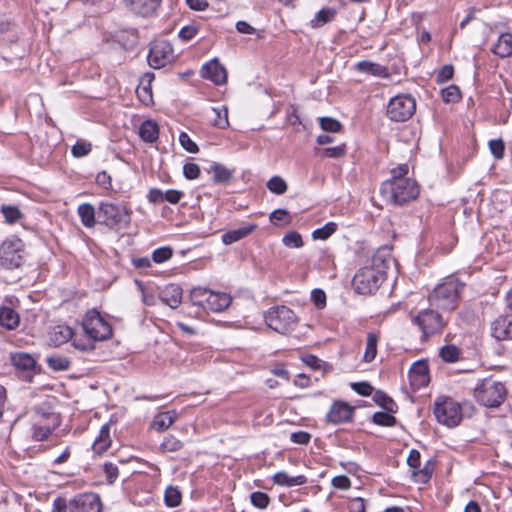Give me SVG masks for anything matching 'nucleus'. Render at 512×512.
Instances as JSON below:
<instances>
[{
    "label": "nucleus",
    "mask_w": 512,
    "mask_h": 512,
    "mask_svg": "<svg viewBox=\"0 0 512 512\" xmlns=\"http://www.w3.org/2000/svg\"><path fill=\"white\" fill-rule=\"evenodd\" d=\"M311 435L306 431L293 432L290 435V440L293 443L306 445L310 442Z\"/></svg>",
    "instance_id": "nucleus-63"
},
{
    "label": "nucleus",
    "mask_w": 512,
    "mask_h": 512,
    "mask_svg": "<svg viewBox=\"0 0 512 512\" xmlns=\"http://www.w3.org/2000/svg\"><path fill=\"white\" fill-rule=\"evenodd\" d=\"M179 142L181 146L190 153L198 152V146L196 143L189 137V135L185 132H182L179 135Z\"/></svg>",
    "instance_id": "nucleus-59"
},
{
    "label": "nucleus",
    "mask_w": 512,
    "mask_h": 512,
    "mask_svg": "<svg viewBox=\"0 0 512 512\" xmlns=\"http://www.w3.org/2000/svg\"><path fill=\"white\" fill-rule=\"evenodd\" d=\"M201 76L204 79L212 81L216 85L225 84L227 81L226 69L217 59L203 65L201 69Z\"/></svg>",
    "instance_id": "nucleus-17"
},
{
    "label": "nucleus",
    "mask_w": 512,
    "mask_h": 512,
    "mask_svg": "<svg viewBox=\"0 0 512 512\" xmlns=\"http://www.w3.org/2000/svg\"><path fill=\"white\" fill-rule=\"evenodd\" d=\"M266 186L271 193H274L276 195H282L288 189L286 181L280 176L271 177L267 181Z\"/></svg>",
    "instance_id": "nucleus-42"
},
{
    "label": "nucleus",
    "mask_w": 512,
    "mask_h": 512,
    "mask_svg": "<svg viewBox=\"0 0 512 512\" xmlns=\"http://www.w3.org/2000/svg\"><path fill=\"white\" fill-rule=\"evenodd\" d=\"M208 303L206 309L213 312H221L229 307L232 298L227 293L214 292L210 290L208 294Z\"/></svg>",
    "instance_id": "nucleus-21"
},
{
    "label": "nucleus",
    "mask_w": 512,
    "mask_h": 512,
    "mask_svg": "<svg viewBox=\"0 0 512 512\" xmlns=\"http://www.w3.org/2000/svg\"><path fill=\"white\" fill-rule=\"evenodd\" d=\"M356 69L359 72L378 77H386L388 75L386 67L378 63L371 62L369 60H363L358 62L356 64Z\"/></svg>",
    "instance_id": "nucleus-27"
},
{
    "label": "nucleus",
    "mask_w": 512,
    "mask_h": 512,
    "mask_svg": "<svg viewBox=\"0 0 512 512\" xmlns=\"http://www.w3.org/2000/svg\"><path fill=\"white\" fill-rule=\"evenodd\" d=\"M183 447V442L173 435H168L160 444L161 452H177Z\"/></svg>",
    "instance_id": "nucleus-44"
},
{
    "label": "nucleus",
    "mask_w": 512,
    "mask_h": 512,
    "mask_svg": "<svg viewBox=\"0 0 512 512\" xmlns=\"http://www.w3.org/2000/svg\"><path fill=\"white\" fill-rule=\"evenodd\" d=\"M257 228L256 224H249L237 229L229 230L222 235V242L225 245L235 243L248 235H250Z\"/></svg>",
    "instance_id": "nucleus-22"
},
{
    "label": "nucleus",
    "mask_w": 512,
    "mask_h": 512,
    "mask_svg": "<svg viewBox=\"0 0 512 512\" xmlns=\"http://www.w3.org/2000/svg\"><path fill=\"white\" fill-rule=\"evenodd\" d=\"M434 415L439 423L453 428L462 420V409L460 404L452 398L440 397L434 403Z\"/></svg>",
    "instance_id": "nucleus-9"
},
{
    "label": "nucleus",
    "mask_w": 512,
    "mask_h": 512,
    "mask_svg": "<svg viewBox=\"0 0 512 512\" xmlns=\"http://www.w3.org/2000/svg\"><path fill=\"white\" fill-rule=\"evenodd\" d=\"M506 387L493 377L481 380L474 388V397L477 402L485 407H499L506 398Z\"/></svg>",
    "instance_id": "nucleus-4"
},
{
    "label": "nucleus",
    "mask_w": 512,
    "mask_h": 512,
    "mask_svg": "<svg viewBox=\"0 0 512 512\" xmlns=\"http://www.w3.org/2000/svg\"><path fill=\"white\" fill-rule=\"evenodd\" d=\"M416 111V100L410 94H399L390 99L387 105V117L395 122L410 119Z\"/></svg>",
    "instance_id": "nucleus-12"
},
{
    "label": "nucleus",
    "mask_w": 512,
    "mask_h": 512,
    "mask_svg": "<svg viewBox=\"0 0 512 512\" xmlns=\"http://www.w3.org/2000/svg\"><path fill=\"white\" fill-rule=\"evenodd\" d=\"M351 387L361 396H370L373 392V387L368 382H355Z\"/></svg>",
    "instance_id": "nucleus-62"
},
{
    "label": "nucleus",
    "mask_w": 512,
    "mask_h": 512,
    "mask_svg": "<svg viewBox=\"0 0 512 512\" xmlns=\"http://www.w3.org/2000/svg\"><path fill=\"white\" fill-rule=\"evenodd\" d=\"M183 174L189 180H194L200 175V167L195 163H186L183 166Z\"/></svg>",
    "instance_id": "nucleus-61"
},
{
    "label": "nucleus",
    "mask_w": 512,
    "mask_h": 512,
    "mask_svg": "<svg viewBox=\"0 0 512 512\" xmlns=\"http://www.w3.org/2000/svg\"><path fill=\"white\" fill-rule=\"evenodd\" d=\"M1 211L5 220L9 223H15L21 216L20 210L15 206H3Z\"/></svg>",
    "instance_id": "nucleus-57"
},
{
    "label": "nucleus",
    "mask_w": 512,
    "mask_h": 512,
    "mask_svg": "<svg viewBox=\"0 0 512 512\" xmlns=\"http://www.w3.org/2000/svg\"><path fill=\"white\" fill-rule=\"evenodd\" d=\"M31 437L34 441H45L60 425L59 416L47 404L36 406L30 415Z\"/></svg>",
    "instance_id": "nucleus-2"
},
{
    "label": "nucleus",
    "mask_w": 512,
    "mask_h": 512,
    "mask_svg": "<svg viewBox=\"0 0 512 512\" xmlns=\"http://www.w3.org/2000/svg\"><path fill=\"white\" fill-rule=\"evenodd\" d=\"M209 172L213 174V181L215 183L225 184L231 180L234 171L220 163L213 162L210 166Z\"/></svg>",
    "instance_id": "nucleus-28"
},
{
    "label": "nucleus",
    "mask_w": 512,
    "mask_h": 512,
    "mask_svg": "<svg viewBox=\"0 0 512 512\" xmlns=\"http://www.w3.org/2000/svg\"><path fill=\"white\" fill-rule=\"evenodd\" d=\"M463 288L464 284L458 278L449 276L434 288L429 302L438 309L451 311L457 307Z\"/></svg>",
    "instance_id": "nucleus-1"
},
{
    "label": "nucleus",
    "mask_w": 512,
    "mask_h": 512,
    "mask_svg": "<svg viewBox=\"0 0 512 512\" xmlns=\"http://www.w3.org/2000/svg\"><path fill=\"white\" fill-rule=\"evenodd\" d=\"M374 400L378 405L382 406L386 411L396 412V409H397L396 403L394 402V400L391 397L386 395L384 392L377 391L374 394Z\"/></svg>",
    "instance_id": "nucleus-45"
},
{
    "label": "nucleus",
    "mask_w": 512,
    "mask_h": 512,
    "mask_svg": "<svg viewBox=\"0 0 512 512\" xmlns=\"http://www.w3.org/2000/svg\"><path fill=\"white\" fill-rule=\"evenodd\" d=\"M161 0H126V7L134 15L148 17L159 8Z\"/></svg>",
    "instance_id": "nucleus-18"
},
{
    "label": "nucleus",
    "mask_w": 512,
    "mask_h": 512,
    "mask_svg": "<svg viewBox=\"0 0 512 512\" xmlns=\"http://www.w3.org/2000/svg\"><path fill=\"white\" fill-rule=\"evenodd\" d=\"M282 242L285 246L290 248H300L303 246V240L301 235L296 231L287 233L283 238Z\"/></svg>",
    "instance_id": "nucleus-51"
},
{
    "label": "nucleus",
    "mask_w": 512,
    "mask_h": 512,
    "mask_svg": "<svg viewBox=\"0 0 512 512\" xmlns=\"http://www.w3.org/2000/svg\"><path fill=\"white\" fill-rule=\"evenodd\" d=\"M78 215L81 219L82 224L87 228H92L95 226V215L96 211L93 205L89 203H83L78 206Z\"/></svg>",
    "instance_id": "nucleus-31"
},
{
    "label": "nucleus",
    "mask_w": 512,
    "mask_h": 512,
    "mask_svg": "<svg viewBox=\"0 0 512 512\" xmlns=\"http://www.w3.org/2000/svg\"><path fill=\"white\" fill-rule=\"evenodd\" d=\"M407 464L412 471L418 469L421 465V455L418 450L412 449L407 457Z\"/></svg>",
    "instance_id": "nucleus-64"
},
{
    "label": "nucleus",
    "mask_w": 512,
    "mask_h": 512,
    "mask_svg": "<svg viewBox=\"0 0 512 512\" xmlns=\"http://www.w3.org/2000/svg\"><path fill=\"white\" fill-rule=\"evenodd\" d=\"M173 255V251L170 247H160L154 250L152 254V259L156 263H163L169 260Z\"/></svg>",
    "instance_id": "nucleus-55"
},
{
    "label": "nucleus",
    "mask_w": 512,
    "mask_h": 512,
    "mask_svg": "<svg viewBox=\"0 0 512 512\" xmlns=\"http://www.w3.org/2000/svg\"><path fill=\"white\" fill-rule=\"evenodd\" d=\"M70 512H101V502L94 493L76 495L69 502Z\"/></svg>",
    "instance_id": "nucleus-14"
},
{
    "label": "nucleus",
    "mask_w": 512,
    "mask_h": 512,
    "mask_svg": "<svg viewBox=\"0 0 512 512\" xmlns=\"http://www.w3.org/2000/svg\"><path fill=\"white\" fill-rule=\"evenodd\" d=\"M48 367L54 371H66L70 367V360L62 355H51L46 358Z\"/></svg>",
    "instance_id": "nucleus-40"
},
{
    "label": "nucleus",
    "mask_w": 512,
    "mask_h": 512,
    "mask_svg": "<svg viewBox=\"0 0 512 512\" xmlns=\"http://www.w3.org/2000/svg\"><path fill=\"white\" fill-rule=\"evenodd\" d=\"M250 500L252 505L259 509L267 508L270 503V497L268 494L261 491L251 493Z\"/></svg>",
    "instance_id": "nucleus-49"
},
{
    "label": "nucleus",
    "mask_w": 512,
    "mask_h": 512,
    "mask_svg": "<svg viewBox=\"0 0 512 512\" xmlns=\"http://www.w3.org/2000/svg\"><path fill=\"white\" fill-rule=\"evenodd\" d=\"M182 500V494L177 487L169 486L164 493V501L168 507H177Z\"/></svg>",
    "instance_id": "nucleus-43"
},
{
    "label": "nucleus",
    "mask_w": 512,
    "mask_h": 512,
    "mask_svg": "<svg viewBox=\"0 0 512 512\" xmlns=\"http://www.w3.org/2000/svg\"><path fill=\"white\" fill-rule=\"evenodd\" d=\"M174 60V51L170 42L167 40L155 41L151 44L148 63L154 69H160Z\"/></svg>",
    "instance_id": "nucleus-13"
},
{
    "label": "nucleus",
    "mask_w": 512,
    "mask_h": 512,
    "mask_svg": "<svg viewBox=\"0 0 512 512\" xmlns=\"http://www.w3.org/2000/svg\"><path fill=\"white\" fill-rule=\"evenodd\" d=\"M492 52L500 58H506L512 55V34L502 33L496 44L492 47Z\"/></svg>",
    "instance_id": "nucleus-24"
},
{
    "label": "nucleus",
    "mask_w": 512,
    "mask_h": 512,
    "mask_svg": "<svg viewBox=\"0 0 512 512\" xmlns=\"http://www.w3.org/2000/svg\"><path fill=\"white\" fill-rule=\"evenodd\" d=\"M410 319L421 331V339L424 341L431 336L441 333L446 326V321L442 315L431 308L423 309L417 314L411 313Z\"/></svg>",
    "instance_id": "nucleus-7"
},
{
    "label": "nucleus",
    "mask_w": 512,
    "mask_h": 512,
    "mask_svg": "<svg viewBox=\"0 0 512 512\" xmlns=\"http://www.w3.org/2000/svg\"><path fill=\"white\" fill-rule=\"evenodd\" d=\"M441 358L448 363H454L459 358V350L454 345H446L440 350Z\"/></svg>",
    "instance_id": "nucleus-50"
},
{
    "label": "nucleus",
    "mask_w": 512,
    "mask_h": 512,
    "mask_svg": "<svg viewBox=\"0 0 512 512\" xmlns=\"http://www.w3.org/2000/svg\"><path fill=\"white\" fill-rule=\"evenodd\" d=\"M320 153L323 157L327 158H341L346 154V145L341 144L334 147L323 148L321 149Z\"/></svg>",
    "instance_id": "nucleus-52"
},
{
    "label": "nucleus",
    "mask_w": 512,
    "mask_h": 512,
    "mask_svg": "<svg viewBox=\"0 0 512 512\" xmlns=\"http://www.w3.org/2000/svg\"><path fill=\"white\" fill-rule=\"evenodd\" d=\"M136 94L138 99L146 106H149L153 103V94L150 85L147 86H138L136 89Z\"/></svg>",
    "instance_id": "nucleus-54"
},
{
    "label": "nucleus",
    "mask_w": 512,
    "mask_h": 512,
    "mask_svg": "<svg viewBox=\"0 0 512 512\" xmlns=\"http://www.w3.org/2000/svg\"><path fill=\"white\" fill-rule=\"evenodd\" d=\"M378 336L375 333H368L366 349L363 355V360L365 362H371L375 359L377 355V344H378Z\"/></svg>",
    "instance_id": "nucleus-39"
},
{
    "label": "nucleus",
    "mask_w": 512,
    "mask_h": 512,
    "mask_svg": "<svg viewBox=\"0 0 512 512\" xmlns=\"http://www.w3.org/2000/svg\"><path fill=\"white\" fill-rule=\"evenodd\" d=\"M442 99L446 103H455L461 98L460 89L456 85H450L441 91Z\"/></svg>",
    "instance_id": "nucleus-48"
},
{
    "label": "nucleus",
    "mask_w": 512,
    "mask_h": 512,
    "mask_svg": "<svg viewBox=\"0 0 512 512\" xmlns=\"http://www.w3.org/2000/svg\"><path fill=\"white\" fill-rule=\"evenodd\" d=\"M264 318L267 326L280 334L289 333L297 322L295 313L284 305L271 307Z\"/></svg>",
    "instance_id": "nucleus-8"
},
{
    "label": "nucleus",
    "mask_w": 512,
    "mask_h": 512,
    "mask_svg": "<svg viewBox=\"0 0 512 512\" xmlns=\"http://www.w3.org/2000/svg\"><path fill=\"white\" fill-rule=\"evenodd\" d=\"M160 299L164 304L175 309L182 302V288L177 284H169L160 292Z\"/></svg>",
    "instance_id": "nucleus-20"
},
{
    "label": "nucleus",
    "mask_w": 512,
    "mask_h": 512,
    "mask_svg": "<svg viewBox=\"0 0 512 512\" xmlns=\"http://www.w3.org/2000/svg\"><path fill=\"white\" fill-rule=\"evenodd\" d=\"M12 364L21 370H31L35 367L36 361L32 355L24 352H17L11 355Z\"/></svg>",
    "instance_id": "nucleus-32"
},
{
    "label": "nucleus",
    "mask_w": 512,
    "mask_h": 512,
    "mask_svg": "<svg viewBox=\"0 0 512 512\" xmlns=\"http://www.w3.org/2000/svg\"><path fill=\"white\" fill-rule=\"evenodd\" d=\"M73 337V330L69 326L58 325L54 327L50 340L55 346H60Z\"/></svg>",
    "instance_id": "nucleus-29"
},
{
    "label": "nucleus",
    "mask_w": 512,
    "mask_h": 512,
    "mask_svg": "<svg viewBox=\"0 0 512 512\" xmlns=\"http://www.w3.org/2000/svg\"><path fill=\"white\" fill-rule=\"evenodd\" d=\"M336 15V10L333 8H323L318 11L315 17L311 20V25L314 28L321 27L324 24L332 21Z\"/></svg>",
    "instance_id": "nucleus-38"
},
{
    "label": "nucleus",
    "mask_w": 512,
    "mask_h": 512,
    "mask_svg": "<svg viewBox=\"0 0 512 512\" xmlns=\"http://www.w3.org/2000/svg\"><path fill=\"white\" fill-rule=\"evenodd\" d=\"M24 244L16 236L5 239L0 246V265L6 269H15L24 262Z\"/></svg>",
    "instance_id": "nucleus-10"
},
{
    "label": "nucleus",
    "mask_w": 512,
    "mask_h": 512,
    "mask_svg": "<svg viewBox=\"0 0 512 512\" xmlns=\"http://www.w3.org/2000/svg\"><path fill=\"white\" fill-rule=\"evenodd\" d=\"M84 334L90 336L95 342L104 341L112 336L111 325L95 310H89L83 321Z\"/></svg>",
    "instance_id": "nucleus-11"
},
{
    "label": "nucleus",
    "mask_w": 512,
    "mask_h": 512,
    "mask_svg": "<svg viewBox=\"0 0 512 512\" xmlns=\"http://www.w3.org/2000/svg\"><path fill=\"white\" fill-rule=\"evenodd\" d=\"M408 377L413 390H419L427 386L430 381L428 362L425 360L414 362L409 370Z\"/></svg>",
    "instance_id": "nucleus-16"
},
{
    "label": "nucleus",
    "mask_w": 512,
    "mask_h": 512,
    "mask_svg": "<svg viewBox=\"0 0 512 512\" xmlns=\"http://www.w3.org/2000/svg\"><path fill=\"white\" fill-rule=\"evenodd\" d=\"M381 193L394 204H403L419 195V187L413 179L387 180L381 185Z\"/></svg>",
    "instance_id": "nucleus-5"
},
{
    "label": "nucleus",
    "mask_w": 512,
    "mask_h": 512,
    "mask_svg": "<svg viewBox=\"0 0 512 512\" xmlns=\"http://www.w3.org/2000/svg\"><path fill=\"white\" fill-rule=\"evenodd\" d=\"M273 483L278 486H300L304 485L307 482V478L304 475L290 476L285 471H280L274 474L272 477Z\"/></svg>",
    "instance_id": "nucleus-23"
},
{
    "label": "nucleus",
    "mask_w": 512,
    "mask_h": 512,
    "mask_svg": "<svg viewBox=\"0 0 512 512\" xmlns=\"http://www.w3.org/2000/svg\"><path fill=\"white\" fill-rule=\"evenodd\" d=\"M386 273L383 269L364 266L357 271L353 277V287L358 294L370 295L376 292L383 281Z\"/></svg>",
    "instance_id": "nucleus-6"
},
{
    "label": "nucleus",
    "mask_w": 512,
    "mask_h": 512,
    "mask_svg": "<svg viewBox=\"0 0 512 512\" xmlns=\"http://www.w3.org/2000/svg\"><path fill=\"white\" fill-rule=\"evenodd\" d=\"M210 290L203 287H197L191 290L190 299L196 306L206 309L208 303V294Z\"/></svg>",
    "instance_id": "nucleus-41"
},
{
    "label": "nucleus",
    "mask_w": 512,
    "mask_h": 512,
    "mask_svg": "<svg viewBox=\"0 0 512 512\" xmlns=\"http://www.w3.org/2000/svg\"><path fill=\"white\" fill-rule=\"evenodd\" d=\"M353 414L354 407L344 401L338 400L331 405L326 415V421L334 425L350 422L353 418Z\"/></svg>",
    "instance_id": "nucleus-15"
},
{
    "label": "nucleus",
    "mask_w": 512,
    "mask_h": 512,
    "mask_svg": "<svg viewBox=\"0 0 512 512\" xmlns=\"http://www.w3.org/2000/svg\"><path fill=\"white\" fill-rule=\"evenodd\" d=\"M92 150V145L90 143H87V142H77L73 147H72V155L74 157H83V156H86L87 154H89Z\"/></svg>",
    "instance_id": "nucleus-58"
},
{
    "label": "nucleus",
    "mask_w": 512,
    "mask_h": 512,
    "mask_svg": "<svg viewBox=\"0 0 512 512\" xmlns=\"http://www.w3.org/2000/svg\"><path fill=\"white\" fill-rule=\"evenodd\" d=\"M434 471V463L432 460H428L424 467L420 469V467L414 471H412V478L416 483L426 484L432 477Z\"/></svg>",
    "instance_id": "nucleus-35"
},
{
    "label": "nucleus",
    "mask_w": 512,
    "mask_h": 512,
    "mask_svg": "<svg viewBox=\"0 0 512 512\" xmlns=\"http://www.w3.org/2000/svg\"><path fill=\"white\" fill-rule=\"evenodd\" d=\"M492 336L497 340H512V313L498 317L491 326Z\"/></svg>",
    "instance_id": "nucleus-19"
},
{
    "label": "nucleus",
    "mask_w": 512,
    "mask_h": 512,
    "mask_svg": "<svg viewBox=\"0 0 512 512\" xmlns=\"http://www.w3.org/2000/svg\"><path fill=\"white\" fill-rule=\"evenodd\" d=\"M320 126L324 131L327 132H339L342 128V124L332 117H322L320 118Z\"/></svg>",
    "instance_id": "nucleus-53"
},
{
    "label": "nucleus",
    "mask_w": 512,
    "mask_h": 512,
    "mask_svg": "<svg viewBox=\"0 0 512 512\" xmlns=\"http://www.w3.org/2000/svg\"><path fill=\"white\" fill-rule=\"evenodd\" d=\"M97 215L100 223L110 229H126L131 223V210L118 202L101 201Z\"/></svg>",
    "instance_id": "nucleus-3"
},
{
    "label": "nucleus",
    "mask_w": 512,
    "mask_h": 512,
    "mask_svg": "<svg viewBox=\"0 0 512 512\" xmlns=\"http://www.w3.org/2000/svg\"><path fill=\"white\" fill-rule=\"evenodd\" d=\"M489 149L496 159H502L505 151V144L502 139H493L489 141Z\"/></svg>",
    "instance_id": "nucleus-56"
},
{
    "label": "nucleus",
    "mask_w": 512,
    "mask_h": 512,
    "mask_svg": "<svg viewBox=\"0 0 512 512\" xmlns=\"http://www.w3.org/2000/svg\"><path fill=\"white\" fill-rule=\"evenodd\" d=\"M72 346L82 352L91 351L95 348V341L88 335H78L73 332L71 338Z\"/></svg>",
    "instance_id": "nucleus-36"
},
{
    "label": "nucleus",
    "mask_w": 512,
    "mask_h": 512,
    "mask_svg": "<svg viewBox=\"0 0 512 512\" xmlns=\"http://www.w3.org/2000/svg\"><path fill=\"white\" fill-rule=\"evenodd\" d=\"M19 324V315L9 307L0 308V325L8 330L15 329Z\"/></svg>",
    "instance_id": "nucleus-30"
},
{
    "label": "nucleus",
    "mask_w": 512,
    "mask_h": 512,
    "mask_svg": "<svg viewBox=\"0 0 512 512\" xmlns=\"http://www.w3.org/2000/svg\"><path fill=\"white\" fill-rule=\"evenodd\" d=\"M393 412H376L373 415V422L377 425L391 427L395 425L396 418L392 415Z\"/></svg>",
    "instance_id": "nucleus-47"
},
{
    "label": "nucleus",
    "mask_w": 512,
    "mask_h": 512,
    "mask_svg": "<svg viewBox=\"0 0 512 512\" xmlns=\"http://www.w3.org/2000/svg\"><path fill=\"white\" fill-rule=\"evenodd\" d=\"M338 225L335 222H328L323 227L313 231V239L325 240L336 232Z\"/></svg>",
    "instance_id": "nucleus-46"
},
{
    "label": "nucleus",
    "mask_w": 512,
    "mask_h": 512,
    "mask_svg": "<svg viewBox=\"0 0 512 512\" xmlns=\"http://www.w3.org/2000/svg\"><path fill=\"white\" fill-rule=\"evenodd\" d=\"M210 121L218 128H226L229 125L228 109L225 106L211 108Z\"/></svg>",
    "instance_id": "nucleus-34"
},
{
    "label": "nucleus",
    "mask_w": 512,
    "mask_h": 512,
    "mask_svg": "<svg viewBox=\"0 0 512 512\" xmlns=\"http://www.w3.org/2000/svg\"><path fill=\"white\" fill-rule=\"evenodd\" d=\"M177 419V412L174 410L158 413L152 423L151 427L158 432L167 430Z\"/></svg>",
    "instance_id": "nucleus-25"
},
{
    "label": "nucleus",
    "mask_w": 512,
    "mask_h": 512,
    "mask_svg": "<svg viewBox=\"0 0 512 512\" xmlns=\"http://www.w3.org/2000/svg\"><path fill=\"white\" fill-rule=\"evenodd\" d=\"M454 74V68L452 65H444L436 76L437 83H445L449 81Z\"/></svg>",
    "instance_id": "nucleus-60"
},
{
    "label": "nucleus",
    "mask_w": 512,
    "mask_h": 512,
    "mask_svg": "<svg viewBox=\"0 0 512 512\" xmlns=\"http://www.w3.org/2000/svg\"><path fill=\"white\" fill-rule=\"evenodd\" d=\"M111 444L110 440V427L108 424L103 425L100 429L99 436L93 443V450L101 454L105 452Z\"/></svg>",
    "instance_id": "nucleus-33"
},
{
    "label": "nucleus",
    "mask_w": 512,
    "mask_h": 512,
    "mask_svg": "<svg viewBox=\"0 0 512 512\" xmlns=\"http://www.w3.org/2000/svg\"><path fill=\"white\" fill-rule=\"evenodd\" d=\"M139 136L144 142H155L159 137L158 124L153 120L144 121L139 128Z\"/></svg>",
    "instance_id": "nucleus-26"
},
{
    "label": "nucleus",
    "mask_w": 512,
    "mask_h": 512,
    "mask_svg": "<svg viewBox=\"0 0 512 512\" xmlns=\"http://www.w3.org/2000/svg\"><path fill=\"white\" fill-rule=\"evenodd\" d=\"M390 262L391 258L389 250L381 248L373 255L371 259V265L368 266L383 269L386 273V269L389 267Z\"/></svg>",
    "instance_id": "nucleus-37"
}]
</instances>
